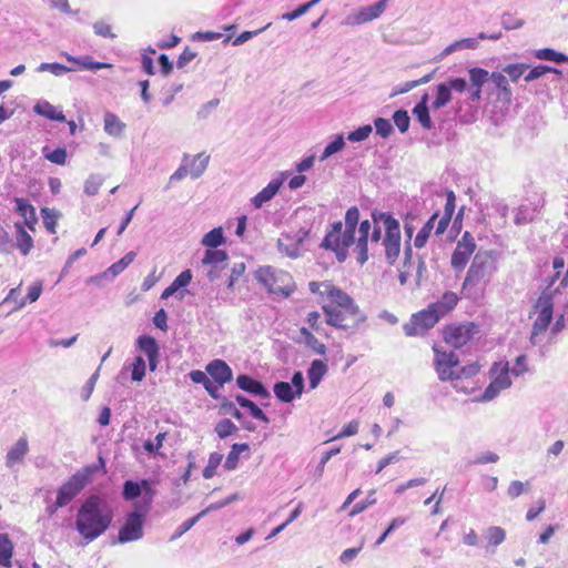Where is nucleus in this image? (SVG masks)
Wrapping results in <instances>:
<instances>
[{
  "mask_svg": "<svg viewBox=\"0 0 568 568\" xmlns=\"http://www.w3.org/2000/svg\"><path fill=\"white\" fill-rule=\"evenodd\" d=\"M146 363L142 356H136L131 367V381L141 382L145 377Z\"/></svg>",
  "mask_w": 568,
  "mask_h": 568,
  "instance_id": "obj_49",
  "label": "nucleus"
},
{
  "mask_svg": "<svg viewBox=\"0 0 568 568\" xmlns=\"http://www.w3.org/2000/svg\"><path fill=\"white\" fill-rule=\"evenodd\" d=\"M202 245L211 248H216L224 243V235L222 227H215L206 233L202 239Z\"/></svg>",
  "mask_w": 568,
  "mask_h": 568,
  "instance_id": "obj_40",
  "label": "nucleus"
},
{
  "mask_svg": "<svg viewBox=\"0 0 568 568\" xmlns=\"http://www.w3.org/2000/svg\"><path fill=\"white\" fill-rule=\"evenodd\" d=\"M427 102L428 95L424 94L420 101L413 109V114L424 129L430 130L433 128V122L429 115Z\"/></svg>",
  "mask_w": 568,
  "mask_h": 568,
  "instance_id": "obj_31",
  "label": "nucleus"
},
{
  "mask_svg": "<svg viewBox=\"0 0 568 568\" xmlns=\"http://www.w3.org/2000/svg\"><path fill=\"white\" fill-rule=\"evenodd\" d=\"M477 333V326L474 323L453 324L447 326L444 332V341L454 348H460L466 345Z\"/></svg>",
  "mask_w": 568,
  "mask_h": 568,
  "instance_id": "obj_15",
  "label": "nucleus"
},
{
  "mask_svg": "<svg viewBox=\"0 0 568 568\" xmlns=\"http://www.w3.org/2000/svg\"><path fill=\"white\" fill-rule=\"evenodd\" d=\"M206 372L219 386H223L233 377L231 367L222 359H214L206 366Z\"/></svg>",
  "mask_w": 568,
  "mask_h": 568,
  "instance_id": "obj_19",
  "label": "nucleus"
},
{
  "mask_svg": "<svg viewBox=\"0 0 568 568\" xmlns=\"http://www.w3.org/2000/svg\"><path fill=\"white\" fill-rule=\"evenodd\" d=\"M28 452L29 444L27 438H19L17 443L7 453L6 466L8 468H13L16 465L21 464Z\"/></svg>",
  "mask_w": 568,
  "mask_h": 568,
  "instance_id": "obj_24",
  "label": "nucleus"
},
{
  "mask_svg": "<svg viewBox=\"0 0 568 568\" xmlns=\"http://www.w3.org/2000/svg\"><path fill=\"white\" fill-rule=\"evenodd\" d=\"M489 80H491L496 88L499 90V97L507 101L511 99V89L504 72H493L489 74Z\"/></svg>",
  "mask_w": 568,
  "mask_h": 568,
  "instance_id": "obj_35",
  "label": "nucleus"
},
{
  "mask_svg": "<svg viewBox=\"0 0 568 568\" xmlns=\"http://www.w3.org/2000/svg\"><path fill=\"white\" fill-rule=\"evenodd\" d=\"M113 517L111 504L99 495H91L79 507L74 527L83 541L89 544L110 528Z\"/></svg>",
  "mask_w": 568,
  "mask_h": 568,
  "instance_id": "obj_3",
  "label": "nucleus"
},
{
  "mask_svg": "<svg viewBox=\"0 0 568 568\" xmlns=\"http://www.w3.org/2000/svg\"><path fill=\"white\" fill-rule=\"evenodd\" d=\"M223 456L219 453H212L209 457L207 465L203 469V477L206 479L215 475L216 468L220 466Z\"/></svg>",
  "mask_w": 568,
  "mask_h": 568,
  "instance_id": "obj_55",
  "label": "nucleus"
},
{
  "mask_svg": "<svg viewBox=\"0 0 568 568\" xmlns=\"http://www.w3.org/2000/svg\"><path fill=\"white\" fill-rule=\"evenodd\" d=\"M135 258L134 252L126 253L120 261L112 264L109 267V272L112 273L114 276L123 272Z\"/></svg>",
  "mask_w": 568,
  "mask_h": 568,
  "instance_id": "obj_57",
  "label": "nucleus"
},
{
  "mask_svg": "<svg viewBox=\"0 0 568 568\" xmlns=\"http://www.w3.org/2000/svg\"><path fill=\"white\" fill-rule=\"evenodd\" d=\"M92 470L84 468L75 473L58 490L55 508L67 506L90 481Z\"/></svg>",
  "mask_w": 568,
  "mask_h": 568,
  "instance_id": "obj_9",
  "label": "nucleus"
},
{
  "mask_svg": "<svg viewBox=\"0 0 568 568\" xmlns=\"http://www.w3.org/2000/svg\"><path fill=\"white\" fill-rule=\"evenodd\" d=\"M437 217H438V214L435 213L427 221V223L419 230V232L417 233L415 241H414V244L416 247L422 248L426 244V242L432 233V230L434 229V223Z\"/></svg>",
  "mask_w": 568,
  "mask_h": 568,
  "instance_id": "obj_42",
  "label": "nucleus"
},
{
  "mask_svg": "<svg viewBox=\"0 0 568 568\" xmlns=\"http://www.w3.org/2000/svg\"><path fill=\"white\" fill-rule=\"evenodd\" d=\"M73 69L71 68H68L61 63H57V62H53V63H49V62H43L41 63L37 71L38 72H51L52 74L57 75V77H61L70 71H72Z\"/></svg>",
  "mask_w": 568,
  "mask_h": 568,
  "instance_id": "obj_53",
  "label": "nucleus"
},
{
  "mask_svg": "<svg viewBox=\"0 0 568 568\" xmlns=\"http://www.w3.org/2000/svg\"><path fill=\"white\" fill-rule=\"evenodd\" d=\"M154 489L150 481L141 480V481H132L126 480L123 485V497L125 500H133L138 497H142L141 504L136 505V507L141 508V510L148 511L151 503L154 497Z\"/></svg>",
  "mask_w": 568,
  "mask_h": 568,
  "instance_id": "obj_14",
  "label": "nucleus"
},
{
  "mask_svg": "<svg viewBox=\"0 0 568 568\" xmlns=\"http://www.w3.org/2000/svg\"><path fill=\"white\" fill-rule=\"evenodd\" d=\"M63 57L70 62L75 63L81 70L97 71L104 68H112L111 63L98 62L91 55L73 57L69 53H63Z\"/></svg>",
  "mask_w": 568,
  "mask_h": 568,
  "instance_id": "obj_29",
  "label": "nucleus"
},
{
  "mask_svg": "<svg viewBox=\"0 0 568 568\" xmlns=\"http://www.w3.org/2000/svg\"><path fill=\"white\" fill-rule=\"evenodd\" d=\"M433 77H434V73L432 72V73L424 75L419 80L407 81V82L403 83L402 85L394 88L390 97L406 93L420 84H425V83L429 82L433 79Z\"/></svg>",
  "mask_w": 568,
  "mask_h": 568,
  "instance_id": "obj_45",
  "label": "nucleus"
},
{
  "mask_svg": "<svg viewBox=\"0 0 568 568\" xmlns=\"http://www.w3.org/2000/svg\"><path fill=\"white\" fill-rule=\"evenodd\" d=\"M358 220L359 211L356 206H352L345 213V223H343V226L356 233Z\"/></svg>",
  "mask_w": 568,
  "mask_h": 568,
  "instance_id": "obj_61",
  "label": "nucleus"
},
{
  "mask_svg": "<svg viewBox=\"0 0 568 568\" xmlns=\"http://www.w3.org/2000/svg\"><path fill=\"white\" fill-rule=\"evenodd\" d=\"M497 271V256L493 251H478L466 273L463 288L471 290L486 285Z\"/></svg>",
  "mask_w": 568,
  "mask_h": 568,
  "instance_id": "obj_4",
  "label": "nucleus"
},
{
  "mask_svg": "<svg viewBox=\"0 0 568 568\" xmlns=\"http://www.w3.org/2000/svg\"><path fill=\"white\" fill-rule=\"evenodd\" d=\"M310 231L301 227L296 231L283 232L277 239V250L282 255L290 258H298L303 255L304 243L307 240Z\"/></svg>",
  "mask_w": 568,
  "mask_h": 568,
  "instance_id": "obj_8",
  "label": "nucleus"
},
{
  "mask_svg": "<svg viewBox=\"0 0 568 568\" xmlns=\"http://www.w3.org/2000/svg\"><path fill=\"white\" fill-rule=\"evenodd\" d=\"M535 57L539 60L552 61L556 63L568 61V57H566L564 53L557 52L549 48L536 50Z\"/></svg>",
  "mask_w": 568,
  "mask_h": 568,
  "instance_id": "obj_43",
  "label": "nucleus"
},
{
  "mask_svg": "<svg viewBox=\"0 0 568 568\" xmlns=\"http://www.w3.org/2000/svg\"><path fill=\"white\" fill-rule=\"evenodd\" d=\"M355 232L344 227L342 222H335L321 246L333 251L336 258L344 262L348 255V247L354 245L357 262L363 265L368 260L369 252L375 254L382 239V229L377 225L372 226V223L365 220L359 223L357 237H355Z\"/></svg>",
  "mask_w": 568,
  "mask_h": 568,
  "instance_id": "obj_1",
  "label": "nucleus"
},
{
  "mask_svg": "<svg viewBox=\"0 0 568 568\" xmlns=\"http://www.w3.org/2000/svg\"><path fill=\"white\" fill-rule=\"evenodd\" d=\"M308 288L322 298V310L328 325L345 331L356 329L367 320L355 301L332 282H310Z\"/></svg>",
  "mask_w": 568,
  "mask_h": 568,
  "instance_id": "obj_2",
  "label": "nucleus"
},
{
  "mask_svg": "<svg viewBox=\"0 0 568 568\" xmlns=\"http://www.w3.org/2000/svg\"><path fill=\"white\" fill-rule=\"evenodd\" d=\"M290 176V172H280L277 176L272 179L270 183L262 189L251 202L255 209H261L265 203L270 202L278 192L284 181Z\"/></svg>",
  "mask_w": 568,
  "mask_h": 568,
  "instance_id": "obj_18",
  "label": "nucleus"
},
{
  "mask_svg": "<svg viewBox=\"0 0 568 568\" xmlns=\"http://www.w3.org/2000/svg\"><path fill=\"white\" fill-rule=\"evenodd\" d=\"M13 555V545L9 537L0 534V565L4 567L11 566V558Z\"/></svg>",
  "mask_w": 568,
  "mask_h": 568,
  "instance_id": "obj_38",
  "label": "nucleus"
},
{
  "mask_svg": "<svg viewBox=\"0 0 568 568\" xmlns=\"http://www.w3.org/2000/svg\"><path fill=\"white\" fill-rule=\"evenodd\" d=\"M321 0H312L307 3H304L293 11L284 13L282 16V19L287 20V21H293V20L300 18L301 16L305 14L313 6H315Z\"/></svg>",
  "mask_w": 568,
  "mask_h": 568,
  "instance_id": "obj_60",
  "label": "nucleus"
},
{
  "mask_svg": "<svg viewBox=\"0 0 568 568\" xmlns=\"http://www.w3.org/2000/svg\"><path fill=\"white\" fill-rule=\"evenodd\" d=\"M236 384L241 389L260 398L266 399L271 397L267 388L261 382L253 379L248 375H239L236 378Z\"/></svg>",
  "mask_w": 568,
  "mask_h": 568,
  "instance_id": "obj_23",
  "label": "nucleus"
},
{
  "mask_svg": "<svg viewBox=\"0 0 568 568\" xmlns=\"http://www.w3.org/2000/svg\"><path fill=\"white\" fill-rule=\"evenodd\" d=\"M345 146L344 136L342 134H338L334 138L333 141H331L322 152L320 156V161H325L328 158H331L333 154L342 151Z\"/></svg>",
  "mask_w": 568,
  "mask_h": 568,
  "instance_id": "obj_44",
  "label": "nucleus"
},
{
  "mask_svg": "<svg viewBox=\"0 0 568 568\" xmlns=\"http://www.w3.org/2000/svg\"><path fill=\"white\" fill-rule=\"evenodd\" d=\"M146 513L144 510H134L126 516L123 526L119 530L118 542L126 544L143 537V524Z\"/></svg>",
  "mask_w": 568,
  "mask_h": 568,
  "instance_id": "obj_13",
  "label": "nucleus"
},
{
  "mask_svg": "<svg viewBox=\"0 0 568 568\" xmlns=\"http://www.w3.org/2000/svg\"><path fill=\"white\" fill-rule=\"evenodd\" d=\"M235 400L237 402V404L241 407L247 408L253 418L258 419L265 424H267L270 422L266 414L251 399H248L242 395H236Z\"/></svg>",
  "mask_w": 568,
  "mask_h": 568,
  "instance_id": "obj_33",
  "label": "nucleus"
},
{
  "mask_svg": "<svg viewBox=\"0 0 568 568\" xmlns=\"http://www.w3.org/2000/svg\"><path fill=\"white\" fill-rule=\"evenodd\" d=\"M16 230V247L20 251L23 256L30 254L33 248V239L26 231V226L21 222L14 223Z\"/></svg>",
  "mask_w": 568,
  "mask_h": 568,
  "instance_id": "obj_26",
  "label": "nucleus"
},
{
  "mask_svg": "<svg viewBox=\"0 0 568 568\" xmlns=\"http://www.w3.org/2000/svg\"><path fill=\"white\" fill-rule=\"evenodd\" d=\"M254 276L272 294L288 296L295 288L294 281L288 272L271 265L258 267Z\"/></svg>",
  "mask_w": 568,
  "mask_h": 568,
  "instance_id": "obj_5",
  "label": "nucleus"
},
{
  "mask_svg": "<svg viewBox=\"0 0 568 568\" xmlns=\"http://www.w3.org/2000/svg\"><path fill=\"white\" fill-rule=\"evenodd\" d=\"M166 437V433H159L154 439L145 440L143 444L144 450L150 455H160V449L163 446V442Z\"/></svg>",
  "mask_w": 568,
  "mask_h": 568,
  "instance_id": "obj_50",
  "label": "nucleus"
},
{
  "mask_svg": "<svg viewBox=\"0 0 568 568\" xmlns=\"http://www.w3.org/2000/svg\"><path fill=\"white\" fill-rule=\"evenodd\" d=\"M468 75L471 84L475 88H481L484 83H486L489 80L488 71L477 67L470 68L468 70Z\"/></svg>",
  "mask_w": 568,
  "mask_h": 568,
  "instance_id": "obj_48",
  "label": "nucleus"
},
{
  "mask_svg": "<svg viewBox=\"0 0 568 568\" xmlns=\"http://www.w3.org/2000/svg\"><path fill=\"white\" fill-rule=\"evenodd\" d=\"M43 155L48 161L54 164L64 165L67 163L68 153L64 148H58L52 151L43 149Z\"/></svg>",
  "mask_w": 568,
  "mask_h": 568,
  "instance_id": "obj_51",
  "label": "nucleus"
},
{
  "mask_svg": "<svg viewBox=\"0 0 568 568\" xmlns=\"http://www.w3.org/2000/svg\"><path fill=\"white\" fill-rule=\"evenodd\" d=\"M33 111L52 121L64 122L65 115L62 111L53 106L49 101L42 100L34 104Z\"/></svg>",
  "mask_w": 568,
  "mask_h": 568,
  "instance_id": "obj_30",
  "label": "nucleus"
},
{
  "mask_svg": "<svg viewBox=\"0 0 568 568\" xmlns=\"http://www.w3.org/2000/svg\"><path fill=\"white\" fill-rule=\"evenodd\" d=\"M237 429V426L230 419H222L215 426V433L221 439L233 435Z\"/></svg>",
  "mask_w": 568,
  "mask_h": 568,
  "instance_id": "obj_52",
  "label": "nucleus"
},
{
  "mask_svg": "<svg viewBox=\"0 0 568 568\" xmlns=\"http://www.w3.org/2000/svg\"><path fill=\"white\" fill-rule=\"evenodd\" d=\"M529 65L525 63H514L504 67L503 72L507 74L513 82L518 79L528 70Z\"/></svg>",
  "mask_w": 568,
  "mask_h": 568,
  "instance_id": "obj_54",
  "label": "nucleus"
},
{
  "mask_svg": "<svg viewBox=\"0 0 568 568\" xmlns=\"http://www.w3.org/2000/svg\"><path fill=\"white\" fill-rule=\"evenodd\" d=\"M273 390L276 398L283 403H291L297 397V393L287 382H277Z\"/></svg>",
  "mask_w": 568,
  "mask_h": 568,
  "instance_id": "obj_34",
  "label": "nucleus"
},
{
  "mask_svg": "<svg viewBox=\"0 0 568 568\" xmlns=\"http://www.w3.org/2000/svg\"><path fill=\"white\" fill-rule=\"evenodd\" d=\"M435 358L434 366L442 382L450 381L454 383L457 376L459 359L453 352H442L434 347Z\"/></svg>",
  "mask_w": 568,
  "mask_h": 568,
  "instance_id": "obj_12",
  "label": "nucleus"
},
{
  "mask_svg": "<svg viewBox=\"0 0 568 568\" xmlns=\"http://www.w3.org/2000/svg\"><path fill=\"white\" fill-rule=\"evenodd\" d=\"M438 322L437 315L427 307L414 314L410 321L404 324L403 329L407 336H422Z\"/></svg>",
  "mask_w": 568,
  "mask_h": 568,
  "instance_id": "obj_16",
  "label": "nucleus"
},
{
  "mask_svg": "<svg viewBox=\"0 0 568 568\" xmlns=\"http://www.w3.org/2000/svg\"><path fill=\"white\" fill-rule=\"evenodd\" d=\"M389 0H378L374 4L359 7L347 14L341 22L345 27H356L378 19L387 8Z\"/></svg>",
  "mask_w": 568,
  "mask_h": 568,
  "instance_id": "obj_11",
  "label": "nucleus"
},
{
  "mask_svg": "<svg viewBox=\"0 0 568 568\" xmlns=\"http://www.w3.org/2000/svg\"><path fill=\"white\" fill-rule=\"evenodd\" d=\"M301 334L307 347H310L316 354L325 355L326 346L321 343L307 328L302 327Z\"/></svg>",
  "mask_w": 568,
  "mask_h": 568,
  "instance_id": "obj_41",
  "label": "nucleus"
},
{
  "mask_svg": "<svg viewBox=\"0 0 568 568\" xmlns=\"http://www.w3.org/2000/svg\"><path fill=\"white\" fill-rule=\"evenodd\" d=\"M475 250L476 243L474 237L469 232H465L453 252L450 260L453 268L457 271L464 270Z\"/></svg>",
  "mask_w": 568,
  "mask_h": 568,
  "instance_id": "obj_17",
  "label": "nucleus"
},
{
  "mask_svg": "<svg viewBox=\"0 0 568 568\" xmlns=\"http://www.w3.org/2000/svg\"><path fill=\"white\" fill-rule=\"evenodd\" d=\"M136 344L148 357L150 371L154 372L158 366L159 357V346L156 341L151 336L142 335L138 337Z\"/></svg>",
  "mask_w": 568,
  "mask_h": 568,
  "instance_id": "obj_20",
  "label": "nucleus"
},
{
  "mask_svg": "<svg viewBox=\"0 0 568 568\" xmlns=\"http://www.w3.org/2000/svg\"><path fill=\"white\" fill-rule=\"evenodd\" d=\"M372 131L373 128L369 124L359 126L358 129L348 133L347 140L351 142H362L371 135Z\"/></svg>",
  "mask_w": 568,
  "mask_h": 568,
  "instance_id": "obj_62",
  "label": "nucleus"
},
{
  "mask_svg": "<svg viewBox=\"0 0 568 568\" xmlns=\"http://www.w3.org/2000/svg\"><path fill=\"white\" fill-rule=\"evenodd\" d=\"M250 446L246 443L243 444H234L231 448V450L227 454V457L224 463V468L227 470H233L237 467L240 455L244 452H248Z\"/></svg>",
  "mask_w": 568,
  "mask_h": 568,
  "instance_id": "obj_36",
  "label": "nucleus"
},
{
  "mask_svg": "<svg viewBox=\"0 0 568 568\" xmlns=\"http://www.w3.org/2000/svg\"><path fill=\"white\" fill-rule=\"evenodd\" d=\"M104 179L100 174H90L84 182V193L89 196L98 194L99 189L103 184Z\"/></svg>",
  "mask_w": 568,
  "mask_h": 568,
  "instance_id": "obj_46",
  "label": "nucleus"
},
{
  "mask_svg": "<svg viewBox=\"0 0 568 568\" xmlns=\"http://www.w3.org/2000/svg\"><path fill=\"white\" fill-rule=\"evenodd\" d=\"M41 216H42L43 224H44L45 229L49 232L54 233L57 220H58V213L53 210L44 207L41 210Z\"/></svg>",
  "mask_w": 568,
  "mask_h": 568,
  "instance_id": "obj_59",
  "label": "nucleus"
},
{
  "mask_svg": "<svg viewBox=\"0 0 568 568\" xmlns=\"http://www.w3.org/2000/svg\"><path fill=\"white\" fill-rule=\"evenodd\" d=\"M14 243L10 237L8 231L0 225V253L10 254L12 253Z\"/></svg>",
  "mask_w": 568,
  "mask_h": 568,
  "instance_id": "obj_63",
  "label": "nucleus"
},
{
  "mask_svg": "<svg viewBox=\"0 0 568 568\" xmlns=\"http://www.w3.org/2000/svg\"><path fill=\"white\" fill-rule=\"evenodd\" d=\"M479 371H480V366L477 363H470V364L464 365L462 367L458 366L457 376L453 383L454 387L459 392L469 393L473 388L469 389V388L463 386L462 382L466 381V379H470L471 377L477 375Z\"/></svg>",
  "mask_w": 568,
  "mask_h": 568,
  "instance_id": "obj_28",
  "label": "nucleus"
},
{
  "mask_svg": "<svg viewBox=\"0 0 568 568\" xmlns=\"http://www.w3.org/2000/svg\"><path fill=\"white\" fill-rule=\"evenodd\" d=\"M549 72H554V73H557V74L560 73V71L555 69V68H551V67H548V65H537V67L532 68L525 75V81L526 82L535 81V80L541 78L542 75H545L546 73H549Z\"/></svg>",
  "mask_w": 568,
  "mask_h": 568,
  "instance_id": "obj_58",
  "label": "nucleus"
},
{
  "mask_svg": "<svg viewBox=\"0 0 568 568\" xmlns=\"http://www.w3.org/2000/svg\"><path fill=\"white\" fill-rule=\"evenodd\" d=\"M210 156L204 153H199L193 156L184 155L182 163L186 166L189 176L192 179L200 178L209 165Z\"/></svg>",
  "mask_w": 568,
  "mask_h": 568,
  "instance_id": "obj_22",
  "label": "nucleus"
},
{
  "mask_svg": "<svg viewBox=\"0 0 568 568\" xmlns=\"http://www.w3.org/2000/svg\"><path fill=\"white\" fill-rule=\"evenodd\" d=\"M554 301L552 296L542 293L535 304L534 314L536 315L532 324L530 341L532 344L539 343V336L544 335L552 321Z\"/></svg>",
  "mask_w": 568,
  "mask_h": 568,
  "instance_id": "obj_7",
  "label": "nucleus"
},
{
  "mask_svg": "<svg viewBox=\"0 0 568 568\" xmlns=\"http://www.w3.org/2000/svg\"><path fill=\"white\" fill-rule=\"evenodd\" d=\"M486 539L490 546H499L506 539V531L498 526H491L486 530Z\"/></svg>",
  "mask_w": 568,
  "mask_h": 568,
  "instance_id": "obj_47",
  "label": "nucleus"
},
{
  "mask_svg": "<svg viewBox=\"0 0 568 568\" xmlns=\"http://www.w3.org/2000/svg\"><path fill=\"white\" fill-rule=\"evenodd\" d=\"M227 261V254L222 250H207L202 260L203 264L212 265L215 268L224 267Z\"/></svg>",
  "mask_w": 568,
  "mask_h": 568,
  "instance_id": "obj_37",
  "label": "nucleus"
},
{
  "mask_svg": "<svg viewBox=\"0 0 568 568\" xmlns=\"http://www.w3.org/2000/svg\"><path fill=\"white\" fill-rule=\"evenodd\" d=\"M529 490V481L513 480L507 488V496L515 499Z\"/></svg>",
  "mask_w": 568,
  "mask_h": 568,
  "instance_id": "obj_56",
  "label": "nucleus"
},
{
  "mask_svg": "<svg viewBox=\"0 0 568 568\" xmlns=\"http://www.w3.org/2000/svg\"><path fill=\"white\" fill-rule=\"evenodd\" d=\"M490 373L493 379L480 396V402H490L511 386L508 363H495Z\"/></svg>",
  "mask_w": 568,
  "mask_h": 568,
  "instance_id": "obj_10",
  "label": "nucleus"
},
{
  "mask_svg": "<svg viewBox=\"0 0 568 568\" xmlns=\"http://www.w3.org/2000/svg\"><path fill=\"white\" fill-rule=\"evenodd\" d=\"M452 100V92L446 83H439L436 88V98L432 103L433 109H440L448 104Z\"/></svg>",
  "mask_w": 568,
  "mask_h": 568,
  "instance_id": "obj_39",
  "label": "nucleus"
},
{
  "mask_svg": "<svg viewBox=\"0 0 568 568\" xmlns=\"http://www.w3.org/2000/svg\"><path fill=\"white\" fill-rule=\"evenodd\" d=\"M374 222H382L385 230V236L382 242V246L384 247V253L387 262L389 264H394L400 253V226L399 222L393 217L389 213H379L378 216L373 214ZM378 246L381 243L378 242ZM377 247L376 250H378ZM377 251H375L376 253Z\"/></svg>",
  "mask_w": 568,
  "mask_h": 568,
  "instance_id": "obj_6",
  "label": "nucleus"
},
{
  "mask_svg": "<svg viewBox=\"0 0 568 568\" xmlns=\"http://www.w3.org/2000/svg\"><path fill=\"white\" fill-rule=\"evenodd\" d=\"M459 301V297L454 292H445L440 300H438L435 303H432L428 305V308L434 313V315H437V318L440 320L446 314H448L454 307L457 305Z\"/></svg>",
  "mask_w": 568,
  "mask_h": 568,
  "instance_id": "obj_21",
  "label": "nucleus"
},
{
  "mask_svg": "<svg viewBox=\"0 0 568 568\" xmlns=\"http://www.w3.org/2000/svg\"><path fill=\"white\" fill-rule=\"evenodd\" d=\"M393 120L395 125L398 128V130L404 133L408 130L410 119L408 116L407 111L405 110H398L394 113Z\"/></svg>",
  "mask_w": 568,
  "mask_h": 568,
  "instance_id": "obj_64",
  "label": "nucleus"
},
{
  "mask_svg": "<svg viewBox=\"0 0 568 568\" xmlns=\"http://www.w3.org/2000/svg\"><path fill=\"white\" fill-rule=\"evenodd\" d=\"M326 373L327 365L321 359H314L307 371L310 388L315 389Z\"/></svg>",
  "mask_w": 568,
  "mask_h": 568,
  "instance_id": "obj_32",
  "label": "nucleus"
},
{
  "mask_svg": "<svg viewBox=\"0 0 568 568\" xmlns=\"http://www.w3.org/2000/svg\"><path fill=\"white\" fill-rule=\"evenodd\" d=\"M126 129V124L120 120V118L112 113L105 112L103 116V130L104 132L115 139H120Z\"/></svg>",
  "mask_w": 568,
  "mask_h": 568,
  "instance_id": "obj_25",
  "label": "nucleus"
},
{
  "mask_svg": "<svg viewBox=\"0 0 568 568\" xmlns=\"http://www.w3.org/2000/svg\"><path fill=\"white\" fill-rule=\"evenodd\" d=\"M14 202L17 212L24 220L23 225L34 231V226L38 222L34 207L26 199L22 197H17Z\"/></svg>",
  "mask_w": 568,
  "mask_h": 568,
  "instance_id": "obj_27",
  "label": "nucleus"
}]
</instances>
